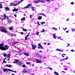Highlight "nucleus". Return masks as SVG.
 Here are the masks:
<instances>
[{
    "label": "nucleus",
    "mask_w": 75,
    "mask_h": 75,
    "mask_svg": "<svg viewBox=\"0 0 75 75\" xmlns=\"http://www.w3.org/2000/svg\"><path fill=\"white\" fill-rule=\"evenodd\" d=\"M23 54L24 55H26L27 57H28L29 56V53H25L24 52L23 53Z\"/></svg>",
    "instance_id": "obj_9"
},
{
    "label": "nucleus",
    "mask_w": 75,
    "mask_h": 75,
    "mask_svg": "<svg viewBox=\"0 0 75 75\" xmlns=\"http://www.w3.org/2000/svg\"><path fill=\"white\" fill-rule=\"evenodd\" d=\"M11 35H12V36H14V35H13V34H11Z\"/></svg>",
    "instance_id": "obj_62"
},
{
    "label": "nucleus",
    "mask_w": 75,
    "mask_h": 75,
    "mask_svg": "<svg viewBox=\"0 0 75 75\" xmlns=\"http://www.w3.org/2000/svg\"><path fill=\"white\" fill-rule=\"evenodd\" d=\"M9 48V46H8V45H5L4 47V48L3 49V50L5 51L6 50H8V48Z\"/></svg>",
    "instance_id": "obj_3"
},
{
    "label": "nucleus",
    "mask_w": 75,
    "mask_h": 75,
    "mask_svg": "<svg viewBox=\"0 0 75 75\" xmlns=\"http://www.w3.org/2000/svg\"><path fill=\"white\" fill-rule=\"evenodd\" d=\"M17 43H18V42H14L12 43V45H14V44Z\"/></svg>",
    "instance_id": "obj_11"
},
{
    "label": "nucleus",
    "mask_w": 75,
    "mask_h": 75,
    "mask_svg": "<svg viewBox=\"0 0 75 75\" xmlns=\"http://www.w3.org/2000/svg\"><path fill=\"white\" fill-rule=\"evenodd\" d=\"M47 45H50V43H48L47 44Z\"/></svg>",
    "instance_id": "obj_61"
},
{
    "label": "nucleus",
    "mask_w": 75,
    "mask_h": 75,
    "mask_svg": "<svg viewBox=\"0 0 75 75\" xmlns=\"http://www.w3.org/2000/svg\"><path fill=\"white\" fill-rule=\"evenodd\" d=\"M10 56H11V54H8L7 55V58H10Z\"/></svg>",
    "instance_id": "obj_15"
},
{
    "label": "nucleus",
    "mask_w": 75,
    "mask_h": 75,
    "mask_svg": "<svg viewBox=\"0 0 75 75\" xmlns=\"http://www.w3.org/2000/svg\"><path fill=\"white\" fill-rule=\"evenodd\" d=\"M25 19V17H23V18L21 19V21H24V20Z\"/></svg>",
    "instance_id": "obj_23"
},
{
    "label": "nucleus",
    "mask_w": 75,
    "mask_h": 75,
    "mask_svg": "<svg viewBox=\"0 0 75 75\" xmlns=\"http://www.w3.org/2000/svg\"><path fill=\"white\" fill-rule=\"evenodd\" d=\"M31 6V4H28L24 8H29V7H30Z\"/></svg>",
    "instance_id": "obj_7"
},
{
    "label": "nucleus",
    "mask_w": 75,
    "mask_h": 75,
    "mask_svg": "<svg viewBox=\"0 0 75 75\" xmlns=\"http://www.w3.org/2000/svg\"><path fill=\"white\" fill-rule=\"evenodd\" d=\"M0 28L1 29V32L4 33H6L7 32V30L5 28H4L1 27H0Z\"/></svg>",
    "instance_id": "obj_1"
},
{
    "label": "nucleus",
    "mask_w": 75,
    "mask_h": 75,
    "mask_svg": "<svg viewBox=\"0 0 75 75\" xmlns=\"http://www.w3.org/2000/svg\"><path fill=\"white\" fill-rule=\"evenodd\" d=\"M18 61H19L18 60H17V59L15 60V62H16V63H17V62H18Z\"/></svg>",
    "instance_id": "obj_31"
},
{
    "label": "nucleus",
    "mask_w": 75,
    "mask_h": 75,
    "mask_svg": "<svg viewBox=\"0 0 75 75\" xmlns=\"http://www.w3.org/2000/svg\"><path fill=\"white\" fill-rule=\"evenodd\" d=\"M36 60L37 63H41V62H42V61L40 59H36Z\"/></svg>",
    "instance_id": "obj_8"
},
{
    "label": "nucleus",
    "mask_w": 75,
    "mask_h": 75,
    "mask_svg": "<svg viewBox=\"0 0 75 75\" xmlns=\"http://www.w3.org/2000/svg\"><path fill=\"white\" fill-rule=\"evenodd\" d=\"M14 16H15V17H17V15H16V14H14Z\"/></svg>",
    "instance_id": "obj_63"
},
{
    "label": "nucleus",
    "mask_w": 75,
    "mask_h": 75,
    "mask_svg": "<svg viewBox=\"0 0 75 75\" xmlns=\"http://www.w3.org/2000/svg\"><path fill=\"white\" fill-rule=\"evenodd\" d=\"M71 4H72V5H73L74 4V3L73 2H72L71 3Z\"/></svg>",
    "instance_id": "obj_47"
},
{
    "label": "nucleus",
    "mask_w": 75,
    "mask_h": 75,
    "mask_svg": "<svg viewBox=\"0 0 75 75\" xmlns=\"http://www.w3.org/2000/svg\"><path fill=\"white\" fill-rule=\"evenodd\" d=\"M26 64L27 65H30L31 64V63L30 62H26Z\"/></svg>",
    "instance_id": "obj_29"
},
{
    "label": "nucleus",
    "mask_w": 75,
    "mask_h": 75,
    "mask_svg": "<svg viewBox=\"0 0 75 75\" xmlns=\"http://www.w3.org/2000/svg\"><path fill=\"white\" fill-rule=\"evenodd\" d=\"M2 2H0V9L2 8H3V6H2Z\"/></svg>",
    "instance_id": "obj_13"
},
{
    "label": "nucleus",
    "mask_w": 75,
    "mask_h": 75,
    "mask_svg": "<svg viewBox=\"0 0 75 75\" xmlns=\"http://www.w3.org/2000/svg\"><path fill=\"white\" fill-rule=\"evenodd\" d=\"M18 52L19 54H21L22 53H23V52L21 50Z\"/></svg>",
    "instance_id": "obj_22"
},
{
    "label": "nucleus",
    "mask_w": 75,
    "mask_h": 75,
    "mask_svg": "<svg viewBox=\"0 0 75 75\" xmlns=\"http://www.w3.org/2000/svg\"><path fill=\"white\" fill-rule=\"evenodd\" d=\"M32 50H35V48H37V47L35 46V45H33V44H32Z\"/></svg>",
    "instance_id": "obj_6"
},
{
    "label": "nucleus",
    "mask_w": 75,
    "mask_h": 75,
    "mask_svg": "<svg viewBox=\"0 0 75 75\" xmlns=\"http://www.w3.org/2000/svg\"><path fill=\"white\" fill-rule=\"evenodd\" d=\"M37 24H38V25H40V24L39 23V22H38V21L37 22Z\"/></svg>",
    "instance_id": "obj_41"
},
{
    "label": "nucleus",
    "mask_w": 75,
    "mask_h": 75,
    "mask_svg": "<svg viewBox=\"0 0 75 75\" xmlns=\"http://www.w3.org/2000/svg\"><path fill=\"white\" fill-rule=\"evenodd\" d=\"M3 62L4 63H6V62L5 61V60H4V61H3Z\"/></svg>",
    "instance_id": "obj_40"
},
{
    "label": "nucleus",
    "mask_w": 75,
    "mask_h": 75,
    "mask_svg": "<svg viewBox=\"0 0 75 75\" xmlns=\"http://www.w3.org/2000/svg\"><path fill=\"white\" fill-rule=\"evenodd\" d=\"M45 23L44 22H42L41 23V24L42 25H43L44 24H45Z\"/></svg>",
    "instance_id": "obj_32"
},
{
    "label": "nucleus",
    "mask_w": 75,
    "mask_h": 75,
    "mask_svg": "<svg viewBox=\"0 0 75 75\" xmlns=\"http://www.w3.org/2000/svg\"><path fill=\"white\" fill-rule=\"evenodd\" d=\"M7 20L8 22L9 23H10L11 22V20L8 18L7 17Z\"/></svg>",
    "instance_id": "obj_17"
},
{
    "label": "nucleus",
    "mask_w": 75,
    "mask_h": 75,
    "mask_svg": "<svg viewBox=\"0 0 75 75\" xmlns=\"http://www.w3.org/2000/svg\"><path fill=\"white\" fill-rule=\"evenodd\" d=\"M67 44H68V45L67 46V47H69V46H70V44L67 43Z\"/></svg>",
    "instance_id": "obj_42"
},
{
    "label": "nucleus",
    "mask_w": 75,
    "mask_h": 75,
    "mask_svg": "<svg viewBox=\"0 0 75 75\" xmlns=\"http://www.w3.org/2000/svg\"><path fill=\"white\" fill-rule=\"evenodd\" d=\"M47 1H48V2H50V0H46Z\"/></svg>",
    "instance_id": "obj_56"
},
{
    "label": "nucleus",
    "mask_w": 75,
    "mask_h": 75,
    "mask_svg": "<svg viewBox=\"0 0 75 75\" xmlns=\"http://www.w3.org/2000/svg\"><path fill=\"white\" fill-rule=\"evenodd\" d=\"M4 17H6L7 18V17H7V16H6V14L4 15Z\"/></svg>",
    "instance_id": "obj_37"
},
{
    "label": "nucleus",
    "mask_w": 75,
    "mask_h": 75,
    "mask_svg": "<svg viewBox=\"0 0 75 75\" xmlns=\"http://www.w3.org/2000/svg\"><path fill=\"white\" fill-rule=\"evenodd\" d=\"M32 11H34V7H32Z\"/></svg>",
    "instance_id": "obj_33"
},
{
    "label": "nucleus",
    "mask_w": 75,
    "mask_h": 75,
    "mask_svg": "<svg viewBox=\"0 0 75 75\" xmlns=\"http://www.w3.org/2000/svg\"><path fill=\"white\" fill-rule=\"evenodd\" d=\"M58 51H59L60 52H61V50L59 49Z\"/></svg>",
    "instance_id": "obj_58"
},
{
    "label": "nucleus",
    "mask_w": 75,
    "mask_h": 75,
    "mask_svg": "<svg viewBox=\"0 0 75 75\" xmlns=\"http://www.w3.org/2000/svg\"><path fill=\"white\" fill-rule=\"evenodd\" d=\"M9 29H10V30H13V26L10 27L9 28Z\"/></svg>",
    "instance_id": "obj_26"
},
{
    "label": "nucleus",
    "mask_w": 75,
    "mask_h": 75,
    "mask_svg": "<svg viewBox=\"0 0 75 75\" xmlns=\"http://www.w3.org/2000/svg\"><path fill=\"white\" fill-rule=\"evenodd\" d=\"M36 55L37 57H39V58H41V57H42V55H40V54H39V53H36Z\"/></svg>",
    "instance_id": "obj_4"
},
{
    "label": "nucleus",
    "mask_w": 75,
    "mask_h": 75,
    "mask_svg": "<svg viewBox=\"0 0 75 75\" xmlns=\"http://www.w3.org/2000/svg\"><path fill=\"white\" fill-rule=\"evenodd\" d=\"M68 70V69L67 68H65L64 69V70Z\"/></svg>",
    "instance_id": "obj_55"
},
{
    "label": "nucleus",
    "mask_w": 75,
    "mask_h": 75,
    "mask_svg": "<svg viewBox=\"0 0 75 75\" xmlns=\"http://www.w3.org/2000/svg\"><path fill=\"white\" fill-rule=\"evenodd\" d=\"M40 2H41V3H45V1H41Z\"/></svg>",
    "instance_id": "obj_36"
},
{
    "label": "nucleus",
    "mask_w": 75,
    "mask_h": 75,
    "mask_svg": "<svg viewBox=\"0 0 75 75\" xmlns=\"http://www.w3.org/2000/svg\"><path fill=\"white\" fill-rule=\"evenodd\" d=\"M3 55H4V57H7L6 54H5V53H4Z\"/></svg>",
    "instance_id": "obj_28"
},
{
    "label": "nucleus",
    "mask_w": 75,
    "mask_h": 75,
    "mask_svg": "<svg viewBox=\"0 0 75 75\" xmlns=\"http://www.w3.org/2000/svg\"><path fill=\"white\" fill-rule=\"evenodd\" d=\"M71 52H74V50L72 49L71 50Z\"/></svg>",
    "instance_id": "obj_49"
},
{
    "label": "nucleus",
    "mask_w": 75,
    "mask_h": 75,
    "mask_svg": "<svg viewBox=\"0 0 75 75\" xmlns=\"http://www.w3.org/2000/svg\"><path fill=\"white\" fill-rule=\"evenodd\" d=\"M27 39H28V38L27 37H26V36L25 37V40H27Z\"/></svg>",
    "instance_id": "obj_38"
},
{
    "label": "nucleus",
    "mask_w": 75,
    "mask_h": 75,
    "mask_svg": "<svg viewBox=\"0 0 75 75\" xmlns=\"http://www.w3.org/2000/svg\"><path fill=\"white\" fill-rule=\"evenodd\" d=\"M5 10H6L7 11H8L10 10V8L8 7H6L5 8Z\"/></svg>",
    "instance_id": "obj_19"
},
{
    "label": "nucleus",
    "mask_w": 75,
    "mask_h": 75,
    "mask_svg": "<svg viewBox=\"0 0 75 75\" xmlns=\"http://www.w3.org/2000/svg\"><path fill=\"white\" fill-rule=\"evenodd\" d=\"M23 0H21V3H22L23 2Z\"/></svg>",
    "instance_id": "obj_64"
},
{
    "label": "nucleus",
    "mask_w": 75,
    "mask_h": 75,
    "mask_svg": "<svg viewBox=\"0 0 75 75\" xmlns=\"http://www.w3.org/2000/svg\"><path fill=\"white\" fill-rule=\"evenodd\" d=\"M12 10L13 12H14V11H18V9H13Z\"/></svg>",
    "instance_id": "obj_12"
},
{
    "label": "nucleus",
    "mask_w": 75,
    "mask_h": 75,
    "mask_svg": "<svg viewBox=\"0 0 75 75\" xmlns=\"http://www.w3.org/2000/svg\"><path fill=\"white\" fill-rule=\"evenodd\" d=\"M3 70H4V72H6V71H7V72H8V69H4V68L3 69Z\"/></svg>",
    "instance_id": "obj_16"
},
{
    "label": "nucleus",
    "mask_w": 75,
    "mask_h": 75,
    "mask_svg": "<svg viewBox=\"0 0 75 75\" xmlns=\"http://www.w3.org/2000/svg\"><path fill=\"white\" fill-rule=\"evenodd\" d=\"M40 48H41V49H43V47H42V46H40Z\"/></svg>",
    "instance_id": "obj_54"
},
{
    "label": "nucleus",
    "mask_w": 75,
    "mask_h": 75,
    "mask_svg": "<svg viewBox=\"0 0 75 75\" xmlns=\"http://www.w3.org/2000/svg\"><path fill=\"white\" fill-rule=\"evenodd\" d=\"M13 3H10V6H13Z\"/></svg>",
    "instance_id": "obj_45"
},
{
    "label": "nucleus",
    "mask_w": 75,
    "mask_h": 75,
    "mask_svg": "<svg viewBox=\"0 0 75 75\" xmlns=\"http://www.w3.org/2000/svg\"><path fill=\"white\" fill-rule=\"evenodd\" d=\"M18 65H21L22 64V63L20 62H18Z\"/></svg>",
    "instance_id": "obj_24"
},
{
    "label": "nucleus",
    "mask_w": 75,
    "mask_h": 75,
    "mask_svg": "<svg viewBox=\"0 0 75 75\" xmlns=\"http://www.w3.org/2000/svg\"><path fill=\"white\" fill-rule=\"evenodd\" d=\"M42 45H41V43H39L38 44V46H39V47H41V46Z\"/></svg>",
    "instance_id": "obj_34"
},
{
    "label": "nucleus",
    "mask_w": 75,
    "mask_h": 75,
    "mask_svg": "<svg viewBox=\"0 0 75 75\" xmlns=\"http://www.w3.org/2000/svg\"><path fill=\"white\" fill-rule=\"evenodd\" d=\"M26 72V71L24 70H22V72H23V73H25V72Z\"/></svg>",
    "instance_id": "obj_27"
},
{
    "label": "nucleus",
    "mask_w": 75,
    "mask_h": 75,
    "mask_svg": "<svg viewBox=\"0 0 75 75\" xmlns=\"http://www.w3.org/2000/svg\"><path fill=\"white\" fill-rule=\"evenodd\" d=\"M23 31H27V29H24L23 28Z\"/></svg>",
    "instance_id": "obj_30"
},
{
    "label": "nucleus",
    "mask_w": 75,
    "mask_h": 75,
    "mask_svg": "<svg viewBox=\"0 0 75 75\" xmlns=\"http://www.w3.org/2000/svg\"><path fill=\"white\" fill-rule=\"evenodd\" d=\"M28 36H29V35H26V37H28Z\"/></svg>",
    "instance_id": "obj_59"
},
{
    "label": "nucleus",
    "mask_w": 75,
    "mask_h": 75,
    "mask_svg": "<svg viewBox=\"0 0 75 75\" xmlns=\"http://www.w3.org/2000/svg\"><path fill=\"white\" fill-rule=\"evenodd\" d=\"M41 15H43V16H45V14H44V13H42L41 14Z\"/></svg>",
    "instance_id": "obj_48"
},
{
    "label": "nucleus",
    "mask_w": 75,
    "mask_h": 75,
    "mask_svg": "<svg viewBox=\"0 0 75 75\" xmlns=\"http://www.w3.org/2000/svg\"><path fill=\"white\" fill-rule=\"evenodd\" d=\"M8 70L9 71H12V70L10 69H8Z\"/></svg>",
    "instance_id": "obj_44"
},
{
    "label": "nucleus",
    "mask_w": 75,
    "mask_h": 75,
    "mask_svg": "<svg viewBox=\"0 0 75 75\" xmlns=\"http://www.w3.org/2000/svg\"><path fill=\"white\" fill-rule=\"evenodd\" d=\"M39 33H40V32H38V33H37L36 34V35H38V34H39Z\"/></svg>",
    "instance_id": "obj_50"
},
{
    "label": "nucleus",
    "mask_w": 75,
    "mask_h": 75,
    "mask_svg": "<svg viewBox=\"0 0 75 75\" xmlns=\"http://www.w3.org/2000/svg\"><path fill=\"white\" fill-rule=\"evenodd\" d=\"M68 59V57H67V58L65 59H62V61H63V60H67V59Z\"/></svg>",
    "instance_id": "obj_21"
},
{
    "label": "nucleus",
    "mask_w": 75,
    "mask_h": 75,
    "mask_svg": "<svg viewBox=\"0 0 75 75\" xmlns=\"http://www.w3.org/2000/svg\"><path fill=\"white\" fill-rule=\"evenodd\" d=\"M43 58H44V59H46V57H43Z\"/></svg>",
    "instance_id": "obj_52"
},
{
    "label": "nucleus",
    "mask_w": 75,
    "mask_h": 75,
    "mask_svg": "<svg viewBox=\"0 0 75 75\" xmlns=\"http://www.w3.org/2000/svg\"><path fill=\"white\" fill-rule=\"evenodd\" d=\"M18 5V4H14L13 5V6H17Z\"/></svg>",
    "instance_id": "obj_39"
},
{
    "label": "nucleus",
    "mask_w": 75,
    "mask_h": 75,
    "mask_svg": "<svg viewBox=\"0 0 75 75\" xmlns=\"http://www.w3.org/2000/svg\"><path fill=\"white\" fill-rule=\"evenodd\" d=\"M62 55H66V54H62Z\"/></svg>",
    "instance_id": "obj_53"
},
{
    "label": "nucleus",
    "mask_w": 75,
    "mask_h": 75,
    "mask_svg": "<svg viewBox=\"0 0 75 75\" xmlns=\"http://www.w3.org/2000/svg\"><path fill=\"white\" fill-rule=\"evenodd\" d=\"M6 67H11V65L7 64L6 65Z\"/></svg>",
    "instance_id": "obj_25"
},
{
    "label": "nucleus",
    "mask_w": 75,
    "mask_h": 75,
    "mask_svg": "<svg viewBox=\"0 0 75 75\" xmlns=\"http://www.w3.org/2000/svg\"><path fill=\"white\" fill-rule=\"evenodd\" d=\"M23 67V68H25V67L26 66L25 65H23L22 66Z\"/></svg>",
    "instance_id": "obj_43"
},
{
    "label": "nucleus",
    "mask_w": 75,
    "mask_h": 75,
    "mask_svg": "<svg viewBox=\"0 0 75 75\" xmlns=\"http://www.w3.org/2000/svg\"><path fill=\"white\" fill-rule=\"evenodd\" d=\"M56 35V34L55 33H54V34H52V35L53 36L54 38H57V36H56L55 35Z\"/></svg>",
    "instance_id": "obj_10"
},
{
    "label": "nucleus",
    "mask_w": 75,
    "mask_h": 75,
    "mask_svg": "<svg viewBox=\"0 0 75 75\" xmlns=\"http://www.w3.org/2000/svg\"><path fill=\"white\" fill-rule=\"evenodd\" d=\"M52 29L53 30H55V31H57L58 30V29H57V28L54 27H53L52 28Z\"/></svg>",
    "instance_id": "obj_20"
},
{
    "label": "nucleus",
    "mask_w": 75,
    "mask_h": 75,
    "mask_svg": "<svg viewBox=\"0 0 75 75\" xmlns=\"http://www.w3.org/2000/svg\"><path fill=\"white\" fill-rule=\"evenodd\" d=\"M72 31L74 32V31H75V29H72Z\"/></svg>",
    "instance_id": "obj_46"
},
{
    "label": "nucleus",
    "mask_w": 75,
    "mask_h": 75,
    "mask_svg": "<svg viewBox=\"0 0 75 75\" xmlns=\"http://www.w3.org/2000/svg\"><path fill=\"white\" fill-rule=\"evenodd\" d=\"M40 1H41V0H36V1H33V3H34L37 4V3H38L39 2H40Z\"/></svg>",
    "instance_id": "obj_5"
},
{
    "label": "nucleus",
    "mask_w": 75,
    "mask_h": 75,
    "mask_svg": "<svg viewBox=\"0 0 75 75\" xmlns=\"http://www.w3.org/2000/svg\"><path fill=\"white\" fill-rule=\"evenodd\" d=\"M47 68H48V69H50V70H52V68H51V67H48Z\"/></svg>",
    "instance_id": "obj_35"
},
{
    "label": "nucleus",
    "mask_w": 75,
    "mask_h": 75,
    "mask_svg": "<svg viewBox=\"0 0 75 75\" xmlns=\"http://www.w3.org/2000/svg\"><path fill=\"white\" fill-rule=\"evenodd\" d=\"M42 18V16H39L38 17V20H41Z\"/></svg>",
    "instance_id": "obj_14"
},
{
    "label": "nucleus",
    "mask_w": 75,
    "mask_h": 75,
    "mask_svg": "<svg viewBox=\"0 0 75 75\" xmlns=\"http://www.w3.org/2000/svg\"><path fill=\"white\" fill-rule=\"evenodd\" d=\"M4 44V43H0V49L1 50H3Z\"/></svg>",
    "instance_id": "obj_2"
},
{
    "label": "nucleus",
    "mask_w": 75,
    "mask_h": 75,
    "mask_svg": "<svg viewBox=\"0 0 75 75\" xmlns=\"http://www.w3.org/2000/svg\"><path fill=\"white\" fill-rule=\"evenodd\" d=\"M21 34H22V35H23V33H21Z\"/></svg>",
    "instance_id": "obj_60"
},
{
    "label": "nucleus",
    "mask_w": 75,
    "mask_h": 75,
    "mask_svg": "<svg viewBox=\"0 0 75 75\" xmlns=\"http://www.w3.org/2000/svg\"><path fill=\"white\" fill-rule=\"evenodd\" d=\"M66 32L67 33H69V31H66Z\"/></svg>",
    "instance_id": "obj_57"
},
{
    "label": "nucleus",
    "mask_w": 75,
    "mask_h": 75,
    "mask_svg": "<svg viewBox=\"0 0 75 75\" xmlns=\"http://www.w3.org/2000/svg\"><path fill=\"white\" fill-rule=\"evenodd\" d=\"M54 74L56 75H59V74L56 71H54Z\"/></svg>",
    "instance_id": "obj_18"
},
{
    "label": "nucleus",
    "mask_w": 75,
    "mask_h": 75,
    "mask_svg": "<svg viewBox=\"0 0 75 75\" xmlns=\"http://www.w3.org/2000/svg\"><path fill=\"white\" fill-rule=\"evenodd\" d=\"M42 31L43 32H45V30L44 29H42Z\"/></svg>",
    "instance_id": "obj_51"
}]
</instances>
